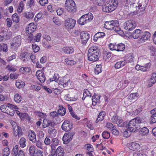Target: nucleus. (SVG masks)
<instances>
[{"mask_svg": "<svg viewBox=\"0 0 156 156\" xmlns=\"http://www.w3.org/2000/svg\"><path fill=\"white\" fill-rule=\"evenodd\" d=\"M121 125L119 126L126 128V129L130 132H135L140 128V126L138 124H136L135 121L133 119L129 122H125Z\"/></svg>", "mask_w": 156, "mask_h": 156, "instance_id": "f257e3e1", "label": "nucleus"}, {"mask_svg": "<svg viewBox=\"0 0 156 156\" xmlns=\"http://www.w3.org/2000/svg\"><path fill=\"white\" fill-rule=\"evenodd\" d=\"M118 2L117 0L112 1L110 3H107L103 5L102 10L106 12H109L115 10L118 5Z\"/></svg>", "mask_w": 156, "mask_h": 156, "instance_id": "f03ea898", "label": "nucleus"}, {"mask_svg": "<svg viewBox=\"0 0 156 156\" xmlns=\"http://www.w3.org/2000/svg\"><path fill=\"white\" fill-rule=\"evenodd\" d=\"M93 16L90 12L82 16L78 20V23L80 25H83L91 21L93 19Z\"/></svg>", "mask_w": 156, "mask_h": 156, "instance_id": "7ed1b4c3", "label": "nucleus"}, {"mask_svg": "<svg viewBox=\"0 0 156 156\" xmlns=\"http://www.w3.org/2000/svg\"><path fill=\"white\" fill-rule=\"evenodd\" d=\"M65 5L66 9L69 12H74L76 11L75 3L73 0H66Z\"/></svg>", "mask_w": 156, "mask_h": 156, "instance_id": "20e7f679", "label": "nucleus"}, {"mask_svg": "<svg viewBox=\"0 0 156 156\" xmlns=\"http://www.w3.org/2000/svg\"><path fill=\"white\" fill-rule=\"evenodd\" d=\"M124 29L128 31H131L134 29L136 26L135 21L133 20H130L126 22L124 24Z\"/></svg>", "mask_w": 156, "mask_h": 156, "instance_id": "39448f33", "label": "nucleus"}, {"mask_svg": "<svg viewBox=\"0 0 156 156\" xmlns=\"http://www.w3.org/2000/svg\"><path fill=\"white\" fill-rule=\"evenodd\" d=\"M77 34H80L82 44H85L89 38V34L86 32L84 31L80 33L79 31H77Z\"/></svg>", "mask_w": 156, "mask_h": 156, "instance_id": "423d86ee", "label": "nucleus"}, {"mask_svg": "<svg viewBox=\"0 0 156 156\" xmlns=\"http://www.w3.org/2000/svg\"><path fill=\"white\" fill-rule=\"evenodd\" d=\"M62 129L66 131H69L73 127V123L69 120H65L62 126Z\"/></svg>", "mask_w": 156, "mask_h": 156, "instance_id": "0eeeda50", "label": "nucleus"}, {"mask_svg": "<svg viewBox=\"0 0 156 156\" xmlns=\"http://www.w3.org/2000/svg\"><path fill=\"white\" fill-rule=\"evenodd\" d=\"M76 23V20L71 18H68L65 20V26L66 28L71 29L74 27Z\"/></svg>", "mask_w": 156, "mask_h": 156, "instance_id": "6e6552de", "label": "nucleus"}, {"mask_svg": "<svg viewBox=\"0 0 156 156\" xmlns=\"http://www.w3.org/2000/svg\"><path fill=\"white\" fill-rule=\"evenodd\" d=\"M118 24V21L117 20H112L111 21H107L105 22L104 26L105 27L108 29L112 30L113 29L115 25V24L117 25Z\"/></svg>", "mask_w": 156, "mask_h": 156, "instance_id": "1a4fd4ad", "label": "nucleus"}, {"mask_svg": "<svg viewBox=\"0 0 156 156\" xmlns=\"http://www.w3.org/2000/svg\"><path fill=\"white\" fill-rule=\"evenodd\" d=\"M151 36V34L147 31L142 32L141 38L139 40V43L144 42L148 39Z\"/></svg>", "mask_w": 156, "mask_h": 156, "instance_id": "9d476101", "label": "nucleus"}, {"mask_svg": "<svg viewBox=\"0 0 156 156\" xmlns=\"http://www.w3.org/2000/svg\"><path fill=\"white\" fill-rule=\"evenodd\" d=\"M138 3H139L138 6H136V10L139 12H144L145 10V7L147 5L145 2H142L141 1H139Z\"/></svg>", "mask_w": 156, "mask_h": 156, "instance_id": "9b49d317", "label": "nucleus"}, {"mask_svg": "<svg viewBox=\"0 0 156 156\" xmlns=\"http://www.w3.org/2000/svg\"><path fill=\"white\" fill-rule=\"evenodd\" d=\"M21 38L20 36H17L14 38V42L11 45V47H14V49L17 48L21 44Z\"/></svg>", "mask_w": 156, "mask_h": 156, "instance_id": "f8f14e48", "label": "nucleus"}, {"mask_svg": "<svg viewBox=\"0 0 156 156\" xmlns=\"http://www.w3.org/2000/svg\"><path fill=\"white\" fill-rule=\"evenodd\" d=\"M87 56L89 60L91 61L95 62L98 60L99 57H100V55L90 53L88 52Z\"/></svg>", "mask_w": 156, "mask_h": 156, "instance_id": "ddd939ff", "label": "nucleus"}, {"mask_svg": "<svg viewBox=\"0 0 156 156\" xmlns=\"http://www.w3.org/2000/svg\"><path fill=\"white\" fill-rule=\"evenodd\" d=\"M88 52L90 53L97 54V55H100V50L97 46H93L90 47L88 50Z\"/></svg>", "mask_w": 156, "mask_h": 156, "instance_id": "4468645a", "label": "nucleus"}, {"mask_svg": "<svg viewBox=\"0 0 156 156\" xmlns=\"http://www.w3.org/2000/svg\"><path fill=\"white\" fill-rule=\"evenodd\" d=\"M28 138L29 140L33 143H34L36 141V135L33 131L30 130L28 132Z\"/></svg>", "mask_w": 156, "mask_h": 156, "instance_id": "2eb2a0df", "label": "nucleus"}, {"mask_svg": "<svg viewBox=\"0 0 156 156\" xmlns=\"http://www.w3.org/2000/svg\"><path fill=\"white\" fill-rule=\"evenodd\" d=\"M55 123L50 121L48 119H44L43 121V128H45L48 126L53 127L54 126Z\"/></svg>", "mask_w": 156, "mask_h": 156, "instance_id": "dca6fc26", "label": "nucleus"}, {"mask_svg": "<svg viewBox=\"0 0 156 156\" xmlns=\"http://www.w3.org/2000/svg\"><path fill=\"white\" fill-rule=\"evenodd\" d=\"M41 34L40 33H38L36 35L34 36L33 34L30 35L29 37L32 38L31 40L30 41H32L33 42H39L41 39Z\"/></svg>", "mask_w": 156, "mask_h": 156, "instance_id": "f3484780", "label": "nucleus"}, {"mask_svg": "<svg viewBox=\"0 0 156 156\" xmlns=\"http://www.w3.org/2000/svg\"><path fill=\"white\" fill-rule=\"evenodd\" d=\"M141 33L142 31L140 30L136 29L133 31L131 36L134 39H137L140 36Z\"/></svg>", "mask_w": 156, "mask_h": 156, "instance_id": "a211bd4d", "label": "nucleus"}, {"mask_svg": "<svg viewBox=\"0 0 156 156\" xmlns=\"http://www.w3.org/2000/svg\"><path fill=\"white\" fill-rule=\"evenodd\" d=\"M13 106V105L11 104H9L8 105H2L0 107V110L2 112L6 113L7 111L9 110V108H10L11 107H12Z\"/></svg>", "mask_w": 156, "mask_h": 156, "instance_id": "6ab92c4d", "label": "nucleus"}, {"mask_svg": "<svg viewBox=\"0 0 156 156\" xmlns=\"http://www.w3.org/2000/svg\"><path fill=\"white\" fill-rule=\"evenodd\" d=\"M156 73H152L151 78L149 80V83L148 84L149 87H151L156 82Z\"/></svg>", "mask_w": 156, "mask_h": 156, "instance_id": "aec40b11", "label": "nucleus"}, {"mask_svg": "<svg viewBox=\"0 0 156 156\" xmlns=\"http://www.w3.org/2000/svg\"><path fill=\"white\" fill-rule=\"evenodd\" d=\"M62 51L66 53L70 54L73 53L74 51V50L71 47H66L63 48Z\"/></svg>", "mask_w": 156, "mask_h": 156, "instance_id": "412c9836", "label": "nucleus"}, {"mask_svg": "<svg viewBox=\"0 0 156 156\" xmlns=\"http://www.w3.org/2000/svg\"><path fill=\"white\" fill-rule=\"evenodd\" d=\"M139 145L138 144L132 142L129 144V148L133 151H136L138 150Z\"/></svg>", "mask_w": 156, "mask_h": 156, "instance_id": "4be33fe9", "label": "nucleus"}, {"mask_svg": "<svg viewBox=\"0 0 156 156\" xmlns=\"http://www.w3.org/2000/svg\"><path fill=\"white\" fill-rule=\"evenodd\" d=\"M151 113L152 114L151 119L152 122L153 123L156 122V108H155L151 111Z\"/></svg>", "mask_w": 156, "mask_h": 156, "instance_id": "5701e85b", "label": "nucleus"}, {"mask_svg": "<svg viewBox=\"0 0 156 156\" xmlns=\"http://www.w3.org/2000/svg\"><path fill=\"white\" fill-rule=\"evenodd\" d=\"M105 35V34L102 32H98L96 33L94 36L93 40L96 42L98 38L102 37Z\"/></svg>", "mask_w": 156, "mask_h": 156, "instance_id": "b1692460", "label": "nucleus"}, {"mask_svg": "<svg viewBox=\"0 0 156 156\" xmlns=\"http://www.w3.org/2000/svg\"><path fill=\"white\" fill-rule=\"evenodd\" d=\"M39 72H41V73H39L38 74L37 76V78L41 83H44L46 79L44 74L43 73L40 71H39Z\"/></svg>", "mask_w": 156, "mask_h": 156, "instance_id": "393cba45", "label": "nucleus"}, {"mask_svg": "<svg viewBox=\"0 0 156 156\" xmlns=\"http://www.w3.org/2000/svg\"><path fill=\"white\" fill-rule=\"evenodd\" d=\"M105 116V112L104 111H102L101 112L96 120V122L98 123L99 121H101L103 120Z\"/></svg>", "mask_w": 156, "mask_h": 156, "instance_id": "a878e982", "label": "nucleus"}, {"mask_svg": "<svg viewBox=\"0 0 156 156\" xmlns=\"http://www.w3.org/2000/svg\"><path fill=\"white\" fill-rule=\"evenodd\" d=\"M149 130L146 127H144L139 131L140 133L142 136H145L149 133Z\"/></svg>", "mask_w": 156, "mask_h": 156, "instance_id": "bb28decb", "label": "nucleus"}, {"mask_svg": "<svg viewBox=\"0 0 156 156\" xmlns=\"http://www.w3.org/2000/svg\"><path fill=\"white\" fill-rule=\"evenodd\" d=\"M135 121V122H136V124L143 123L144 122V119L142 118L139 116H137L135 118L133 119Z\"/></svg>", "mask_w": 156, "mask_h": 156, "instance_id": "cd10ccee", "label": "nucleus"}, {"mask_svg": "<svg viewBox=\"0 0 156 156\" xmlns=\"http://www.w3.org/2000/svg\"><path fill=\"white\" fill-rule=\"evenodd\" d=\"M72 139L68 133H65L63 136L62 140L66 143H67Z\"/></svg>", "mask_w": 156, "mask_h": 156, "instance_id": "c85d7f7f", "label": "nucleus"}, {"mask_svg": "<svg viewBox=\"0 0 156 156\" xmlns=\"http://www.w3.org/2000/svg\"><path fill=\"white\" fill-rule=\"evenodd\" d=\"M23 16L28 19H32L34 16V14L32 12H26L24 13Z\"/></svg>", "mask_w": 156, "mask_h": 156, "instance_id": "c756f323", "label": "nucleus"}, {"mask_svg": "<svg viewBox=\"0 0 156 156\" xmlns=\"http://www.w3.org/2000/svg\"><path fill=\"white\" fill-rule=\"evenodd\" d=\"M13 130V131L17 132L19 133H22V131L20 127L17 125L16 124H14L12 125Z\"/></svg>", "mask_w": 156, "mask_h": 156, "instance_id": "7c9ffc66", "label": "nucleus"}, {"mask_svg": "<svg viewBox=\"0 0 156 156\" xmlns=\"http://www.w3.org/2000/svg\"><path fill=\"white\" fill-rule=\"evenodd\" d=\"M68 109L69 111L70 114L72 116L76 119L79 120L80 119L76 115H75L74 113L72 108L69 105H68Z\"/></svg>", "mask_w": 156, "mask_h": 156, "instance_id": "2f4dec72", "label": "nucleus"}, {"mask_svg": "<svg viewBox=\"0 0 156 156\" xmlns=\"http://www.w3.org/2000/svg\"><path fill=\"white\" fill-rule=\"evenodd\" d=\"M55 152L58 156H63L64 155L63 150L60 146L58 147Z\"/></svg>", "mask_w": 156, "mask_h": 156, "instance_id": "473e14b6", "label": "nucleus"}, {"mask_svg": "<svg viewBox=\"0 0 156 156\" xmlns=\"http://www.w3.org/2000/svg\"><path fill=\"white\" fill-rule=\"evenodd\" d=\"M119 23L117 25L115 24L113 30H114L120 35H121L122 34L123 31L121 30L119 26Z\"/></svg>", "mask_w": 156, "mask_h": 156, "instance_id": "72a5a7b5", "label": "nucleus"}, {"mask_svg": "<svg viewBox=\"0 0 156 156\" xmlns=\"http://www.w3.org/2000/svg\"><path fill=\"white\" fill-rule=\"evenodd\" d=\"M125 45L122 43L116 45V51H122L125 49Z\"/></svg>", "mask_w": 156, "mask_h": 156, "instance_id": "f704fd0d", "label": "nucleus"}, {"mask_svg": "<svg viewBox=\"0 0 156 156\" xmlns=\"http://www.w3.org/2000/svg\"><path fill=\"white\" fill-rule=\"evenodd\" d=\"M139 96L138 94L137 93H132L129 95V99L131 100L137 99Z\"/></svg>", "mask_w": 156, "mask_h": 156, "instance_id": "c9c22d12", "label": "nucleus"}, {"mask_svg": "<svg viewBox=\"0 0 156 156\" xmlns=\"http://www.w3.org/2000/svg\"><path fill=\"white\" fill-rule=\"evenodd\" d=\"M35 30V29L33 27H29L26 28V33L27 34H30L31 35L33 32Z\"/></svg>", "mask_w": 156, "mask_h": 156, "instance_id": "e433bc0d", "label": "nucleus"}, {"mask_svg": "<svg viewBox=\"0 0 156 156\" xmlns=\"http://www.w3.org/2000/svg\"><path fill=\"white\" fill-rule=\"evenodd\" d=\"M59 108L58 110V113L59 115L63 116L66 113L65 108H64L62 106L61 107L59 106Z\"/></svg>", "mask_w": 156, "mask_h": 156, "instance_id": "4c0bfd02", "label": "nucleus"}, {"mask_svg": "<svg viewBox=\"0 0 156 156\" xmlns=\"http://www.w3.org/2000/svg\"><path fill=\"white\" fill-rule=\"evenodd\" d=\"M14 99L15 101L19 103L21 101L22 98L20 94L17 93L14 95Z\"/></svg>", "mask_w": 156, "mask_h": 156, "instance_id": "58836bf2", "label": "nucleus"}, {"mask_svg": "<svg viewBox=\"0 0 156 156\" xmlns=\"http://www.w3.org/2000/svg\"><path fill=\"white\" fill-rule=\"evenodd\" d=\"M18 151V146L16 145L13 148L12 150V155L14 156H17L19 152Z\"/></svg>", "mask_w": 156, "mask_h": 156, "instance_id": "ea45409f", "label": "nucleus"}, {"mask_svg": "<svg viewBox=\"0 0 156 156\" xmlns=\"http://www.w3.org/2000/svg\"><path fill=\"white\" fill-rule=\"evenodd\" d=\"M10 152V151L9 148L6 147L3 149L2 154L3 156H8Z\"/></svg>", "mask_w": 156, "mask_h": 156, "instance_id": "a19ab883", "label": "nucleus"}, {"mask_svg": "<svg viewBox=\"0 0 156 156\" xmlns=\"http://www.w3.org/2000/svg\"><path fill=\"white\" fill-rule=\"evenodd\" d=\"M26 142V139L24 137H21L19 141V144L20 147L24 148L26 146L25 143Z\"/></svg>", "mask_w": 156, "mask_h": 156, "instance_id": "79ce46f5", "label": "nucleus"}, {"mask_svg": "<svg viewBox=\"0 0 156 156\" xmlns=\"http://www.w3.org/2000/svg\"><path fill=\"white\" fill-rule=\"evenodd\" d=\"M105 2V0H94V3L98 6H102Z\"/></svg>", "mask_w": 156, "mask_h": 156, "instance_id": "37998d69", "label": "nucleus"}, {"mask_svg": "<svg viewBox=\"0 0 156 156\" xmlns=\"http://www.w3.org/2000/svg\"><path fill=\"white\" fill-rule=\"evenodd\" d=\"M43 14L41 12H39L35 16L34 18V21L37 22L39 20L43 18Z\"/></svg>", "mask_w": 156, "mask_h": 156, "instance_id": "c03bdc74", "label": "nucleus"}, {"mask_svg": "<svg viewBox=\"0 0 156 156\" xmlns=\"http://www.w3.org/2000/svg\"><path fill=\"white\" fill-rule=\"evenodd\" d=\"M101 65H97L95 68V73L97 74H98L99 73L101 72Z\"/></svg>", "mask_w": 156, "mask_h": 156, "instance_id": "a18cd8bd", "label": "nucleus"}, {"mask_svg": "<svg viewBox=\"0 0 156 156\" xmlns=\"http://www.w3.org/2000/svg\"><path fill=\"white\" fill-rule=\"evenodd\" d=\"M35 147L34 146H31L29 148V152L30 155H34L35 153Z\"/></svg>", "mask_w": 156, "mask_h": 156, "instance_id": "49530a36", "label": "nucleus"}, {"mask_svg": "<svg viewBox=\"0 0 156 156\" xmlns=\"http://www.w3.org/2000/svg\"><path fill=\"white\" fill-rule=\"evenodd\" d=\"M102 136L104 139H108L110 136L109 133L107 131H105L102 134Z\"/></svg>", "mask_w": 156, "mask_h": 156, "instance_id": "de8ad7c7", "label": "nucleus"}, {"mask_svg": "<svg viewBox=\"0 0 156 156\" xmlns=\"http://www.w3.org/2000/svg\"><path fill=\"white\" fill-rule=\"evenodd\" d=\"M65 62L66 63L69 65H73L76 63V62L73 60H70L68 59L67 58L65 59Z\"/></svg>", "mask_w": 156, "mask_h": 156, "instance_id": "09e8293b", "label": "nucleus"}, {"mask_svg": "<svg viewBox=\"0 0 156 156\" xmlns=\"http://www.w3.org/2000/svg\"><path fill=\"white\" fill-rule=\"evenodd\" d=\"M9 76L10 78L11 79H15L18 78L19 74L18 73L13 72L11 73Z\"/></svg>", "mask_w": 156, "mask_h": 156, "instance_id": "8fccbe9b", "label": "nucleus"}, {"mask_svg": "<svg viewBox=\"0 0 156 156\" xmlns=\"http://www.w3.org/2000/svg\"><path fill=\"white\" fill-rule=\"evenodd\" d=\"M12 20L13 21L15 22L16 23L19 22V18L17 14L15 13L13 14L12 16Z\"/></svg>", "mask_w": 156, "mask_h": 156, "instance_id": "3c124183", "label": "nucleus"}, {"mask_svg": "<svg viewBox=\"0 0 156 156\" xmlns=\"http://www.w3.org/2000/svg\"><path fill=\"white\" fill-rule=\"evenodd\" d=\"M48 131L49 134H54L56 133V130L54 129V126L49 127L48 129Z\"/></svg>", "mask_w": 156, "mask_h": 156, "instance_id": "603ef678", "label": "nucleus"}, {"mask_svg": "<svg viewBox=\"0 0 156 156\" xmlns=\"http://www.w3.org/2000/svg\"><path fill=\"white\" fill-rule=\"evenodd\" d=\"M11 107L10 108H9V110L7 111L6 113L9 115L11 116H13L15 113V111L14 109Z\"/></svg>", "mask_w": 156, "mask_h": 156, "instance_id": "864d4df0", "label": "nucleus"}, {"mask_svg": "<svg viewBox=\"0 0 156 156\" xmlns=\"http://www.w3.org/2000/svg\"><path fill=\"white\" fill-rule=\"evenodd\" d=\"M126 129L125 131H124L123 133V136L125 138H126L128 137H129L130 135V133L128 130H127V128H126Z\"/></svg>", "mask_w": 156, "mask_h": 156, "instance_id": "5fc2aeb1", "label": "nucleus"}, {"mask_svg": "<svg viewBox=\"0 0 156 156\" xmlns=\"http://www.w3.org/2000/svg\"><path fill=\"white\" fill-rule=\"evenodd\" d=\"M32 47L33 50L35 52H38L40 49L39 47L37 45L35 44H32Z\"/></svg>", "mask_w": 156, "mask_h": 156, "instance_id": "6e6d98bb", "label": "nucleus"}, {"mask_svg": "<svg viewBox=\"0 0 156 156\" xmlns=\"http://www.w3.org/2000/svg\"><path fill=\"white\" fill-rule=\"evenodd\" d=\"M96 147L98 148V149L100 150H102L105 148V147H104L101 143L100 144H97L96 145Z\"/></svg>", "mask_w": 156, "mask_h": 156, "instance_id": "4d7b16f0", "label": "nucleus"}, {"mask_svg": "<svg viewBox=\"0 0 156 156\" xmlns=\"http://www.w3.org/2000/svg\"><path fill=\"white\" fill-rule=\"evenodd\" d=\"M84 96H90V97L91 96V94L90 93V92L87 89L84 90V92L83 93Z\"/></svg>", "mask_w": 156, "mask_h": 156, "instance_id": "13d9d810", "label": "nucleus"}, {"mask_svg": "<svg viewBox=\"0 0 156 156\" xmlns=\"http://www.w3.org/2000/svg\"><path fill=\"white\" fill-rule=\"evenodd\" d=\"M16 54L15 53H13L12 55H11L9 56L8 57L7 60L8 61H11L15 59L16 58Z\"/></svg>", "mask_w": 156, "mask_h": 156, "instance_id": "bf43d9fd", "label": "nucleus"}, {"mask_svg": "<svg viewBox=\"0 0 156 156\" xmlns=\"http://www.w3.org/2000/svg\"><path fill=\"white\" fill-rule=\"evenodd\" d=\"M112 122L114 123H116L118 120V117L115 115L113 116L111 119Z\"/></svg>", "mask_w": 156, "mask_h": 156, "instance_id": "052dcab7", "label": "nucleus"}, {"mask_svg": "<svg viewBox=\"0 0 156 156\" xmlns=\"http://www.w3.org/2000/svg\"><path fill=\"white\" fill-rule=\"evenodd\" d=\"M115 127H113V129H111L112 131V134L115 135H119V132L117 130L115 129Z\"/></svg>", "mask_w": 156, "mask_h": 156, "instance_id": "680f3d73", "label": "nucleus"}, {"mask_svg": "<svg viewBox=\"0 0 156 156\" xmlns=\"http://www.w3.org/2000/svg\"><path fill=\"white\" fill-rule=\"evenodd\" d=\"M42 152L40 150H37L35 152L34 156H43Z\"/></svg>", "mask_w": 156, "mask_h": 156, "instance_id": "e2e57ef3", "label": "nucleus"}, {"mask_svg": "<svg viewBox=\"0 0 156 156\" xmlns=\"http://www.w3.org/2000/svg\"><path fill=\"white\" fill-rule=\"evenodd\" d=\"M6 21L7 22V25L8 27H10L12 24V22L10 19L8 18L6 20Z\"/></svg>", "mask_w": 156, "mask_h": 156, "instance_id": "0e129e2a", "label": "nucleus"}, {"mask_svg": "<svg viewBox=\"0 0 156 156\" xmlns=\"http://www.w3.org/2000/svg\"><path fill=\"white\" fill-rule=\"evenodd\" d=\"M50 115L52 117H58L59 115L58 112H57L55 111L51 112Z\"/></svg>", "mask_w": 156, "mask_h": 156, "instance_id": "69168bd1", "label": "nucleus"}, {"mask_svg": "<svg viewBox=\"0 0 156 156\" xmlns=\"http://www.w3.org/2000/svg\"><path fill=\"white\" fill-rule=\"evenodd\" d=\"M109 47L110 49L111 50H116V46H115L112 44H109Z\"/></svg>", "mask_w": 156, "mask_h": 156, "instance_id": "338daca9", "label": "nucleus"}, {"mask_svg": "<svg viewBox=\"0 0 156 156\" xmlns=\"http://www.w3.org/2000/svg\"><path fill=\"white\" fill-rule=\"evenodd\" d=\"M133 156H147V155L146 154L137 152L133 154Z\"/></svg>", "mask_w": 156, "mask_h": 156, "instance_id": "774afa93", "label": "nucleus"}]
</instances>
